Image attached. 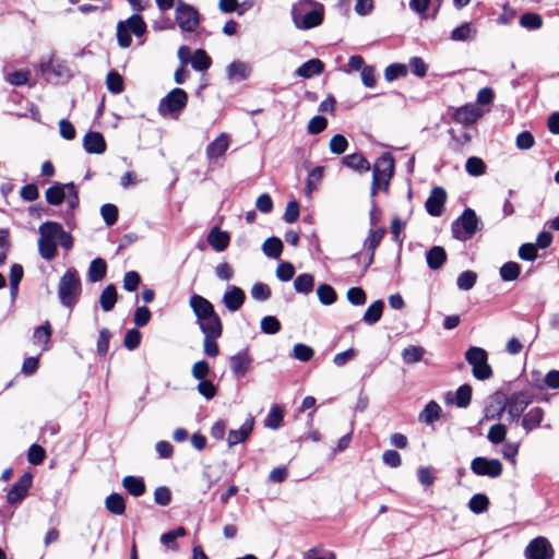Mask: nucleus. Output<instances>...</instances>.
Segmentation results:
<instances>
[{
  "instance_id": "1",
  "label": "nucleus",
  "mask_w": 559,
  "mask_h": 559,
  "mask_svg": "<svg viewBox=\"0 0 559 559\" xmlns=\"http://www.w3.org/2000/svg\"><path fill=\"white\" fill-rule=\"evenodd\" d=\"M324 7L314 0H299L292 8V19L299 29H310L323 22Z\"/></svg>"
},
{
  "instance_id": "2",
  "label": "nucleus",
  "mask_w": 559,
  "mask_h": 559,
  "mask_svg": "<svg viewBox=\"0 0 559 559\" xmlns=\"http://www.w3.org/2000/svg\"><path fill=\"white\" fill-rule=\"evenodd\" d=\"M190 307L197 317V322L203 333H218L223 330L221 319L214 310V306L200 295H192L189 300Z\"/></svg>"
},
{
  "instance_id": "3",
  "label": "nucleus",
  "mask_w": 559,
  "mask_h": 559,
  "mask_svg": "<svg viewBox=\"0 0 559 559\" xmlns=\"http://www.w3.org/2000/svg\"><path fill=\"white\" fill-rule=\"evenodd\" d=\"M81 292L82 285L78 271L74 267L68 269L58 284V296L61 305L72 309L78 302Z\"/></svg>"
},
{
  "instance_id": "4",
  "label": "nucleus",
  "mask_w": 559,
  "mask_h": 559,
  "mask_svg": "<svg viewBox=\"0 0 559 559\" xmlns=\"http://www.w3.org/2000/svg\"><path fill=\"white\" fill-rule=\"evenodd\" d=\"M394 174V158L391 153H383L373 164L371 197L379 191H386Z\"/></svg>"
},
{
  "instance_id": "5",
  "label": "nucleus",
  "mask_w": 559,
  "mask_h": 559,
  "mask_svg": "<svg viewBox=\"0 0 559 559\" xmlns=\"http://www.w3.org/2000/svg\"><path fill=\"white\" fill-rule=\"evenodd\" d=\"M59 227V223L45 222L38 228V252L46 261H51L57 255Z\"/></svg>"
},
{
  "instance_id": "6",
  "label": "nucleus",
  "mask_w": 559,
  "mask_h": 559,
  "mask_svg": "<svg viewBox=\"0 0 559 559\" xmlns=\"http://www.w3.org/2000/svg\"><path fill=\"white\" fill-rule=\"evenodd\" d=\"M45 198L47 203L50 205H60L64 200H67L68 206L71 211L75 210L79 205V193L73 182H55L46 190Z\"/></svg>"
},
{
  "instance_id": "7",
  "label": "nucleus",
  "mask_w": 559,
  "mask_h": 559,
  "mask_svg": "<svg viewBox=\"0 0 559 559\" xmlns=\"http://www.w3.org/2000/svg\"><path fill=\"white\" fill-rule=\"evenodd\" d=\"M188 94L179 87L171 90L158 104V114L164 118L176 119L186 108Z\"/></svg>"
},
{
  "instance_id": "8",
  "label": "nucleus",
  "mask_w": 559,
  "mask_h": 559,
  "mask_svg": "<svg viewBox=\"0 0 559 559\" xmlns=\"http://www.w3.org/2000/svg\"><path fill=\"white\" fill-rule=\"evenodd\" d=\"M479 218L472 209H465L461 216L452 224V235L455 239L466 241L471 239L479 228Z\"/></svg>"
},
{
  "instance_id": "9",
  "label": "nucleus",
  "mask_w": 559,
  "mask_h": 559,
  "mask_svg": "<svg viewBox=\"0 0 559 559\" xmlns=\"http://www.w3.org/2000/svg\"><path fill=\"white\" fill-rule=\"evenodd\" d=\"M466 361L473 368V376L478 380H487L491 377L492 370L488 364L487 352L477 346L469 347L465 353Z\"/></svg>"
},
{
  "instance_id": "10",
  "label": "nucleus",
  "mask_w": 559,
  "mask_h": 559,
  "mask_svg": "<svg viewBox=\"0 0 559 559\" xmlns=\"http://www.w3.org/2000/svg\"><path fill=\"white\" fill-rule=\"evenodd\" d=\"M175 17L182 32L193 33L200 25L199 11L182 0H177L176 2Z\"/></svg>"
},
{
  "instance_id": "11",
  "label": "nucleus",
  "mask_w": 559,
  "mask_h": 559,
  "mask_svg": "<svg viewBox=\"0 0 559 559\" xmlns=\"http://www.w3.org/2000/svg\"><path fill=\"white\" fill-rule=\"evenodd\" d=\"M532 403V397L528 393L525 392H515L511 394L504 402L503 406L500 408L498 415L507 411L510 417V420H518L524 409Z\"/></svg>"
},
{
  "instance_id": "12",
  "label": "nucleus",
  "mask_w": 559,
  "mask_h": 559,
  "mask_svg": "<svg viewBox=\"0 0 559 559\" xmlns=\"http://www.w3.org/2000/svg\"><path fill=\"white\" fill-rule=\"evenodd\" d=\"M471 469L478 476L498 477L502 473V464L497 459L475 457L471 463Z\"/></svg>"
},
{
  "instance_id": "13",
  "label": "nucleus",
  "mask_w": 559,
  "mask_h": 559,
  "mask_svg": "<svg viewBox=\"0 0 559 559\" xmlns=\"http://www.w3.org/2000/svg\"><path fill=\"white\" fill-rule=\"evenodd\" d=\"M524 555L526 559H552L554 549L547 538L538 536L530 542Z\"/></svg>"
},
{
  "instance_id": "14",
  "label": "nucleus",
  "mask_w": 559,
  "mask_h": 559,
  "mask_svg": "<svg viewBox=\"0 0 559 559\" xmlns=\"http://www.w3.org/2000/svg\"><path fill=\"white\" fill-rule=\"evenodd\" d=\"M253 358L248 349H242L229 357V366L235 377H245L252 368Z\"/></svg>"
},
{
  "instance_id": "15",
  "label": "nucleus",
  "mask_w": 559,
  "mask_h": 559,
  "mask_svg": "<svg viewBox=\"0 0 559 559\" xmlns=\"http://www.w3.org/2000/svg\"><path fill=\"white\" fill-rule=\"evenodd\" d=\"M33 477L29 473H24L19 480L8 491L7 501L10 504L20 503L27 495L32 486Z\"/></svg>"
},
{
  "instance_id": "16",
  "label": "nucleus",
  "mask_w": 559,
  "mask_h": 559,
  "mask_svg": "<svg viewBox=\"0 0 559 559\" xmlns=\"http://www.w3.org/2000/svg\"><path fill=\"white\" fill-rule=\"evenodd\" d=\"M39 70L48 82H58L68 73L66 66L52 58L47 61H41Z\"/></svg>"
},
{
  "instance_id": "17",
  "label": "nucleus",
  "mask_w": 559,
  "mask_h": 559,
  "mask_svg": "<svg viewBox=\"0 0 559 559\" xmlns=\"http://www.w3.org/2000/svg\"><path fill=\"white\" fill-rule=\"evenodd\" d=\"M483 114V110H480L476 104H467L455 109L453 120L457 123L468 126L481 118Z\"/></svg>"
},
{
  "instance_id": "18",
  "label": "nucleus",
  "mask_w": 559,
  "mask_h": 559,
  "mask_svg": "<svg viewBox=\"0 0 559 559\" xmlns=\"http://www.w3.org/2000/svg\"><path fill=\"white\" fill-rule=\"evenodd\" d=\"M445 200V190L441 187L433 188L425 203L427 212L431 216H440L442 214Z\"/></svg>"
},
{
  "instance_id": "19",
  "label": "nucleus",
  "mask_w": 559,
  "mask_h": 559,
  "mask_svg": "<svg viewBox=\"0 0 559 559\" xmlns=\"http://www.w3.org/2000/svg\"><path fill=\"white\" fill-rule=\"evenodd\" d=\"M245 292L235 285L228 286L223 295V304L230 312L238 311L245 304Z\"/></svg>"
},
{
  "instance_id": "20",
  "label": "nucleus",
  "mask_w": 559,
  "mask_h": 559,
  "mask_svg": "<svg viewBox=\"0 0 559 559\" xmlns=\"http://www.w3.org/2000/svg\"><path fill=\"white\" fill-rule=\"evenodd\" d=\"M229 143V135L225 132H222L206 146L207 158L211 162H213L216 160L218 157L223 156L225 152L228 150Z\"/></svg>"
},
{
  "instance_id": "21",
  "label": "nucleus",
  "mask_w": 559,
  "mask_h": 559,
  "mask_svg": "<svg viewBox=\"0 0 559 559\" xmlns=\"http://www.w3.org/2000/svg\"><path fill=\"white\" fill-rule=\"evenodd\" d=\"M253 426L254 419L252 417H248L238 429L230 430L227 437L228 445L234 447L238 443L245 442L251 435Z\"/></svg>"
},
{
  "instance_id": "22",
  "label": "nucleus",
  "mask_w": 559,
  "mask_h": 559,
  "mask_svg": "<svg viewBox=\"0 0 559 559\" xmlns=\"http://www.w3.org/2000/svg\"><path fill=\"white\" fill-rule=\"evenodd\" d=\"M84 150L90 154H103L106 151V142L102 133L87 132L83 138Z\"/></svg>"
},
{
  "instance_id": "23",
  "label": "nucleus",
  "mask_w": 559,
  "mask_h": 559,
  "mask_svg": "<svg viewBox=\"0 0 559 559\" xmlns=\"http://www.w3.org/2000/svg\"><path fill=\"white\" fill-rule=\"evenodd\" d=\"M545 417V412L542 407H532L522 418V427L526 432L538 428Z\"/></svg>"
},
{
  "instance_id": "24",
  "label": "nucleus",
  "mask_w": 559,
  "mask_h": 559,
  "mask_svg": "<svg viewBox=\"0 0 559 559\" xmlns=\"http://www.w3.org/2000/svg\"><path fill=\"white\" fill-rule=\"evenodd\" d=\"M230 241V237L227 231L221 230L218 227H214L207 235L209 245L217 252L224 251Z\"/></svg>"
},
{
  "instance_id": "25",
  "label": "nucleus",
  "mask_w": 559,
  "mask_h": 559,
  "mask_svg": "<svg viewBox=\"0 0 559 559\" xmlns=\"http://www.w3.org/2000/svg\"><path fill=\"white\" fill-rule=\"evenodd\" d=\"M227 76L231 81L246 80L251 73V67L243 61H234L227 67Z\"/></svg>"
},
{
  "instance_id": "26",
  "label": "nucleus",
  "mask_w": 559,
  "mask_h": 559,
  "mask_svg": "<svg viewBox=\"0 0 559 559\" xmlns=\"http://www.w3.org/2000/svg\"><path fill=\"white\" fill-rule=\"evenodd\" d=\"M324 69L323 62L319 59H310L302 63L297 70L296 74L304 79H310L314 75L322 73Z\"/></svg>"
},
{
  "instance_id": "27",
  "label": "nucleus",
  "mask_w": 559,
  "mask_h": 559,
  "mask_svg": "<svg viewBox=\"0 0 559 559\" xmlns=\"http://www.w3.org/2000/svg\"><path fill=\"white\" fill-rule=\"evenodd\" d=\"M426 261L431 270H439L447 261V252L443 247L433 246L426 253Z\"/></svg>"
},
{
  "instance_id": "28",
  "label": "nucleus",
  "mask_w": 559,
  "mask_h": 559,
  "mask_svg": "<svg viewBox=\"0 0 559 559\" xmlns=\"http://www.w3.org/2000/svg\"><path fill=\"white\" fill-rule=\"evenodd\" d=\"M342 164L359 173H367L370 170L369 162L359 153L346 155L343 157Z\"/></svg>"
},
{
  "instance_id": "29",
  "label": "nucleus",
  "mask_w": 559,
  "mask_h": 559,
  "mask_svg": "<svg viewBox=\"0 0 559 559\" xmlns=\"http://www.w3.org/2000/svg\"><path fill=\"white\" fill-rule=\"evenodd\" d=\"M107 272V263L102 258L94 259L88 267L87 278L91 283L100 282Z\"/></svg>"
},
{
  "instance_id": "30",
  "label": "nucleus",
  "mask_w": 559,
  "mask_h": 559,
  "mask_svg": "<svg viewBox=\"0 0 559 559\" xmlns=\"http://www.w3.org/2000/svg\"><path fill=\"white\" fill-rule=\"evenodd\" d=\"M472 399V388L468 384L461 385L456 392L454 400L450 397V393L447 395L448 403H455L457 407L465 408L469 405Z\"/></svg>"
},
{
  "instance_id": "31",
  "label": "nucleus",
  "mask_w": 559,
  "mask_h": 559,
  "mask_svg": "<svg viewBox=\"0 0 559 559\" xmlns=\"http://www.w3.org/2000/svg\"><path fill=\"white\" fill-rule=\"evenodd\" d=\"M384 304L382 300L372 302L364 313L362 321L368 325L376 324L382 317Z\"/></svg>"
},
{
  "instance_id": "32",
  "label": "nucleus",
  "mask_w": 559,
  "mask_h": 559,
  "mask_svg": "<svg viewBox=\"0 0 559 559\" xmlns=\"http://www.w3.org/2000/svg\"><path fill=\"white\" fill-rule=\"evenodd\" d=\"M117 302V290L112 284L107 285L99 297V304L104 311H111Z\"/></svg>"
},
{
  "instance_id": "33",
  "label": "nucleus",
  "mask_w": 559,
  "mask_h": 559,
  "mask_svg": "<svg viewBox=\"0 0 559 559\" xmlns=\"http://www.w3.org/2000/svg\"><path fill=\"white\" fill-rule=\"evenodd\" d=\"M123 488L132 496L140 497L145 491V484L142 478L135 476H126L122 479Z\"/></svg>"
},
{
  "instance_id": "34",
  "label": "nucleus",
  "mask_w": 559,
  "mask_h": 559,
  "mask_svg": "<svg viewBox=\"0 0 559 559\" xmlns=\"http://www.w3.org/2000/svg\"><path fill=\"white\" fill-rule=\"evenodd\" d=\"M223 330H218V333H203L204 340H203V353L207 357H216L219 354V347L216 342V338H218L222 335Z\"/></svg>"
},
{
  "instance_id": "35",
  "label": "nucleus",
  "mask_w": 559,
  "mask_h": 559,
  "mask_svg": "<svg viewBox=\"0 0 559 559\" xmlns=\"http://www.w3.org/2000/svg\"><path fill=\"white\" fill-rule=\"evenodd\" d=\"M106 509L116 515H122L126 511V502L120 493H111L105 500Z\"/></svg>"
},
{
  "instance_id": "36",
  "label": "nucleus",
  "mask_w": 559,
  "mask_h": 559,
  "mask_svg": "<svg viewBox=\"0 0 559 559\" xmlns=\"http://www.w3.org/2000/svg\"><path fill=\"white\" fill-rule=\"evenodd\" d=\"M262 251L269 258L278 259L283 251V242L277 237H270L263 242Z\"/></svg>"
},
{
  "instance_id": "37",
  "label": "nucleus",
  "mask_w": 559,
  "mask_h": 559,
  "mask_svg": "<svg viewBox=\"0 0 559 559\" xmlns=\"http://www.w3.org/2000/svg\"><path fill=\"white\" fill-rule=\"evenodd\" d=\"M51 337V326L49 322L37 326L33 334V342L37 345H44L43 350H46L47 344L49 343Z\"/></svg>"
},
{
  "instance_id": "38",
  "label": "nucleus",
  "mask_w": 559,
  "mask_h": 559,
  "mask_svg": "<svg viewBox=\"0 0 559 559\" xmlns=\"http://www.w3.org/2000/svg\"><path fill=\"white\" fill-rule=\"evenodd\" d=\"M440 415H441L440 405L435 401H430L426 405L424 411L420 413L419 419L427 424H432L433 421H436L440 418Z\"/></svg>"
},
{
  "instance_id": "39",
  "label": "nucleus",
  "mask_w": 559,
  "mask_h": 559,
  "mask_svg": "<svg viewBox=\"0 0 559 559\" xmlns=\"http://www.w3.org/2000/svg\"><path fill=\"white\" fill-rule=\"evenodd\" d=\"M314 280L311 274L304 273L298 275L294 281V288L297 293L309 294L312 292Z\"/></svg>"
},
{
  "instance_id": "40",
  "label": "nucleus",
  "mask_w": 559,
  "mask_h": 559,
  "mask_svg": "<svg viewBox=\"0 0 559 559\" xmlns=\"http://www.w3.org/2000/svg\"><path fill=\"white\" fill-rule=\"evenodd\" d=\"M425 349L421 346L411 345L402 352V359L405 364L412 365L423 359Z\"/></svg>"
},
{
  "instance_id": "41",
  "label": "nucleus",
  "mask_w": 559,
  "mask_h": 559,
  "mask_svg": "<svg viewBox=\"0 0 559 559\" xmlns=\"http://www.w3.org/2000/svg\"><path fill=\"white\" fill-rule=\"evenodd\" d=\"M192 68L197 71H205L211 67V58L203 49H198L191 57Z\"/></svg>"
},
{
  "instance_id": "42",
  "label": "nucleus",
  "mask_w": 559,
  "mask_h": 559,
  "mask_svg": "<svg viewBox=\"0 0 559 559\" xmlns=\"http://www.w3.org/2000/svg\"><path fill=\"white\" fill-rule=\"evenodd\" d=\"M129 32H132L135 36H142L146 31V24L141 15L133 14L127 21L123 22Z\"/></svg>"
},
{
  "instance_id": "43",
  "label": "nucleus",
  "mask_w": 559,
  "mask_h": 559,
  "mask_svg": "<svg viewBox=\"0 0 559 559\" xmlns=\"http://www.w3.org/2000/svg\"><path fill=\"white\" fill-rule=\"evenodd\" d=\"M317 295L321 304L330 306L336 300V293L329 284H321L317 288Z\"/></svg>"
},
{
  "instance_id": "44",
  "label": "nucleus",
  "mask_w": 559,
  "mask_h": 559,
  "mask_svg": "<svg viewBox=\"0 0 559 559\" xmlns=\"http://www.w3.org/2000/svg\"><path fill=\"white\" fill-rule=\"evenodd\" d=\"M521 272V267L516 262H507L500 267V276L504 282L515 281Z\"/></svg>"
},
{
  "instance_id": "45",
  "label": "nucleus",
  "mask_w": 559,
  "mask_h": 559,
  "mask_svg": "<svg viewBox=\"0 0 559 559\" xmlns=\"http://www.w3.org/2000/svg\"><path fill=\"white\" fill-rule=\"evenodd\" d=\"M284 418V412L278 406H273L267 414L264 426L270 429H278Z\"/></svg>"
},
{
  "instance_id": "46",
  "label": "nucleus",
  "mask_w": 559,
  "mask_h": 559,
  "mask_svg": "<svg viewBox=\"0 0 559 559\" xmlns=\"http://www.w3.org/2000/svg\"><path fill=\"white\" fill-rule=\"evenodd\" d=\"M477 281V274L474 271H464L456 280V285L461 290L472 289Z\"/></svg>"
},
{
  "instance_id": "47",
  "label": "nucleus",
  "mask_w": 559,
  "mask_h": 559,
  "mask_svg": "<svg viewBox=\"0 0 559 559\" xmlns=\"http://www.w3.org/2000/svg\"><path fill=\"white\" fill-rule=\"evenodd\" d=\"M520 25L527 29H538L543 25V19L537 13H524L520 17Z\"/></svg>"
},
{
  "instance_id": "48",
  "label": "nucleus",
  "mask_w": 559,
  "mask_h": 559,
  "mask_svg": "<svg viewBox=\"0 0 559 559\" xmlns=\"http://www.w3.org/2000/svg\"><path fill=\"white\" fill-rule=\"evenodd\" d=\"M106 85L109 92L114 94H120L123 92L122 76L116 71H111L107 74Z\"/></svg>"
},
{
  "instance_id": "49",
  "label": "nucleus",
  "mask_w": 559,
  "mask_h": 559,
  "mask_svg": "<svg viewBox=\"0 0 559 559\" xmlns=\"http://www.w3.org/2000/svg\"><path fill=\"white\" fill-rule=\"evenodd\" d=\"M488 506L489 500L487 496L483 493L474 495L468 502L469 510L476 514L486 511L488 509Z\"/></svg>"
},
{
  "instance_id": "50",
  "label": "nucleus",
  "mask_w": 559,
  "mask_h": 559,
  "mask_svg": "<svg viewBox=\"0 0 559 559\" xmlns=\"http://www.w3.org/2000/svg\"><path fill=\"white\" fill-rule=\"evenodd\" d=\"M261 331L265 334H276L281 331V322L274 316H266L260 322Z\"/></svg>"
},
{
  "instance_id": "51",
  "label": "nucleus",
  "mask_w": 559,
  "mask_h": 559,
  "mask_svg": "<svg viewBox=\"0 0 559 559\" xmlns=\"http://www.w3.org/2000/svg\"><path fill=\"white\" fill-rule=\"evenodd\" d=\"M507 436V427L503 424H496L489 428L487 438L493 444H499L504 441Z\"/></svg>"
},
{
  "instance_id": "52",
  "label": "nucleus",
  "mask_w": 559,
  "mask_h": 559,
  "mask_svg": "<svg viewBox=\"0 0 559 559\" xmlns=\"http://www.w3.org/2000/svg\"><path fill=\"white\" fill-rule=\"evenodd\" d=\"M313 354H314L313 349L306 344L298 343V344H295L293 347L294 358L299 361H302V362L311 360V358L313 357Z\"/></svg>"
},
{
  "instance_id": "53",
  "label": "nucleus",
  "mask_w": 559,
  "mask_h": 559,
  "mask_svg": "<svg viewBox=\"0 0 559 559\" xmlns=\"http://www.w3.org/2000/svg\"><path fill=\"white\" fill-rule=\"evenodd\" d=\"M407 74V67L402 63H393L386 67L384 71V78L386 81L391 82L396 80L400 76H405Z\"/></svg>"
},
{
  "instance_id": "54",
  "label": "nucleus",
  "mask_w": 559,
  "mask_h": 559,
  "mask_svg": "<svg viewBox=\"0 0 559 559\" xmlns=\"http://www.w3.org/2000/svg\"><path fill=\"white\" fill-rule=\"evenodd\" d=\"M466 171L471 176H480L486 170V165L483 159L478 157H469L465 164Z\"/></svg>"
},
{
  "instance_id": "55",
  "label": "nucleus",
  "mask_w": 559,
  "mask_h": 559,
  "mask_svg": "<svg viewBox=\"0 0 559 559\" xmlns=\"http://www.w3.org/2000/svg\"><path fill=\"white\" fill-rule=\"evenodd\" d=\"M347 300L354 306H362L366 304L367 295L360 287H352L346 293Z\"/></svg>"
},
{
  "instance_id": "56",
  "label": "nucleus",
  "mask_w": 559,
  "mask_h": 559,
  "mask_svg": "<svg viewBox=\"0 0 559 559\" xmlns=\"http://www.w3.org/2000/svg\"><path fill=\"white\" fill-rule=\"evenodd\" d=\"M384 235H385L384 228L370 229L368 238L366 239V245H367L368 251H374L376 248L380 245Z\"/></svg>"
},
{
  "instance_id": "57",
  "label": "nucleus",
  "mask_w": 559,
  "mask_h": 559,
  "mask_svg": "<svg viewBox=\"0 0 559 559\" xmlns=\"http://www.w3.org/2000/svg\"><path fill=\"white\" fill-rule=\"evenodd\" d=\"M347 146L348 142L346 138L342 134L333 135L329 144L330 151L337 155L343 154L347 150Z\"/></svg>"
},
{
  "instance_id": "58",
  "label": "nucleus",
  "mask_w": 559,
  "mask_h": 559,
  "mask_svg": "<svg viewBox=\"0 0 559 559\" xmlns=\"http://www.w3.org/2000/svg\"><path fill=\"white\" fill-rule=\"evenodd\" d=\"M100 214H102L104 222L108 226H111L117 222L118 209L116 205L107 203L102 206Z\"/></svg>"
},
{
  "instance_id": "59",
  "label": "nucleus",
  "mask_w": 559,
  "mask_h": 559,
  "mask_svg": "<svg viewBox=\"0 0 559 559\" xmlns=\"http://www.w3.org/2000/svg\"><path fill=\"white\" fill-rule=\"evenodd\" d=\"M251 297L259 301H265L271 297V289L264 283H255L251 288Z\"/></svg>"
},
{
  "instance_id": "60",
  "label": "nucleus",
  "mask_w": 559,
  "mask_h": 559,
  "mask_svg": "<svg viewBox=\"0 0 559 559\" xmlns=\"http://www.w3.org/2000/svg\"><path fill=\"white\" fill-rule=\"evenodd\" d=\"M210 365L205 360H199L193 364L191 368V374L195 380L206 379L210 373Z\"/></svg>"
},
{
  "instance_id": "61",
  "label": "nucleus",
  "mask_w": 559,
  "mask_h": 559,
  "mask_svg": "<svg viewBox=\"0 0 559 559\" xmlns=\"http://www.w3.org/2000/svg\"><path fill=\"white\" fill-rule=\"evenodd\" d=\"M197 390L206 400L213 399L217 392L213 382L207 379L199 380Z\"/></svg>"
},
{
  "instance_id": "62",
  "label": "nucleus",
  "mask_w": 559,
  "mask_h": 559,
  "mask_svg": "<svg viewBox=\"0 0 559 559\" xmlns=\"http://www.w3.org/2000/svg\"><path fill=\"white\" fill-rule=\"evenodd\" d=\"M117 39H118L119 46L122 48L130 47V45L132 43L130 32L128 31V28L126 27V24L122 21L119 22L117 25Z\"/></svg>"
},
{
  "instance_id": "63",
  "label": "nucleus",
  "mask_w": 559,
  "mask_h": 559,
  "mask_svg": "<svg viewBox=\"0 0 559 559\" xmlns=\"http://www.w3.org/2000/svg\"><path fill=\"white\" fill-rule=\"evenodd\" d=\"M141 337H142L141 333L138 330H135V329L129 330L126 333L124 341H123L126 348L129 350H134L135 348H138L141 343Z\"/></svg>"
},
{
  "instance_id": "64",
  "label": "nucleus",
  "mask_w": 559,
  "mask_h": 559,
  "mask_svg": "<svg viewBox=\"0 0 559 559\" xmlns=\"http://www.w3.org/2000/svg\"><path fill=\"white\" fill-rule=\"evenodd\" d=\"M295 274V267L289 262H282L276 269V276L280 281L287 282L293 278Z\"/></svg>"
}]
</instances>
